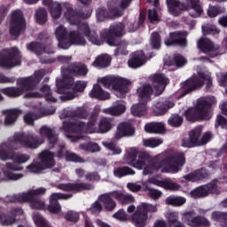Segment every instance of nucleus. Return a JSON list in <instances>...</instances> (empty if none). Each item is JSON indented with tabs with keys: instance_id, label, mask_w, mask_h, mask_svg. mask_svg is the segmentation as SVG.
Segmentation results:
<instances>
[{
	"instance_id": "1",
	"label": "nucleus",
	"mask_w": 227,
	"mask_h": 227,
	"mask_svg": "<svg viewBox=\"0 0 227 227\" xmlns=\"http://www.w3.org/2000/svg\"><path fill=\"white\" fill-rule=\"evenodd\" d=\"M123 159L125 164L137 169H144L143 175L145 176L152 175V173H155L159 169H160L161 173H178L185 164L184 153L170 154L166 158H164V154H160L156 156V160H160V162L148 164L150 154L145 152H139L136 147L127 149Z\"/></svg>"
},
{
	"instance_id": "2",
	"label": "nucleus",
	"mask_w": 227,
	"mask_h": 227,
	"mask_svg": "<svg viewBox=\"0 0 227 227\" xmlns=\"http://www.w3.org/2000/svg\"><path fill=\"white\" fill-rule=\"evenodd\" d=\"M38 134L39 137L35 136L33 132L16 133L11 140L9 147L19 148L22 145L24 148L36 150V148L45 143V138L48 139L50 145H56L58 141V136H56L54 130L47 126H42L38 130Z\"/></svg>"
},
{
	"instance_id": "3",
	"label": "nucleus",
	"mask_w": 227,
	"mask_h": 227,
	"mask_svg": "<svg viewBox=\"0 0 227 227\" xmlns=\"http://www.w3.org/2000/svg\"><path fill=\"white\" fill-rule=\"evenodd\" d=\"M97 123V114L90 116L88 124L81 120H72L69 122H64V129L67 132L74 134L76 137H82V134H106L113 129L111 119L103 118L99 121L98 128L95 127Z\"/></svg>"
},
{
	"instance_id": "4",
	"label": "nucleus",
	"mask_w": 227,
	"mask_h": 227,
	"mask_svg": "<svg viewBox=\"0 0 227 227\" xmlns=\"http://www.w3.org/2000/svg\"><path fill=\"white\" fill-rule=\"evenodd\" d=\"M81 29L83 31L84 36L94 45H102L104 42H106L110 46H116L118 45V41L114 38L125 35V25H123V23H117L110 26L109 28L101 30L100 37L97 33V28L90 27L88 24H83Z\"/></svg>"
},
{
	"instance_id": "5",
	"label": "nucleus",
	"mask_w": 227,
	"mask_h": 227,
	"mask_svg": "<svg viewBox=\"0 0 227 227\" xmlns=\"http://www.w3.org/2000/svg\"><path fill=\"white\" fill-rule=\"evenodd\" d=\"M13 137H15V135L0 145V160H13L14 162H8L5 164V167L4 168V169H5V173H12L11 171H22L24 167L20 166V164H26V162L31 159L29 154L20 153H15L12 152V150H19L20 146H24L23 145L20 144L18 148L10 147Z\"/></svg>"
},
{
	"instance_id": "6",
	"label": "nucleus",
	"mask_w": 227,
	"mask_h": 227,
	"mask_svg": "<svg viewBox=\"0 0 227 227\" xmlns=\"http://www.w3.org/2000/svg\"><path fill=\"white\" fill-rule=\"evenodd\" d=\"M44 4H50V13L51 19L56 20L61 17V12L65 10L64 17L68 20L69 24L77 26L82 19H90L91 17V9H89L86 12L76 13L69 3L59 4L58 2L51 3V0H43Z\"/></svg>"
},
{
	"instance_id": "7",
	"label": "nucleus",
	"mask_w": 227,
	"mask_h": 227,
	"mask_svg": "<svg viewBox=\"0 0 227 227\" xmlns=\"http://www.w3.org/2000/svg\"><path fill=\"white\" fill-rule=\"evenodd\" d=\"M43 75H45V70L42 69L35 72L32 76L20 78L17 80L18 87H7L1 89V93L10 97L11 98H17L24 95L25 91H29L36 88V84L42 81Z\"/></svg>"
},
{
	"instance_id": "8",
	"label": "nucleus",
	"mask_w": 227,
	"mask_h": 227,
	"mask_svg": "<svg viewBox=\"0 0 227 227\" xmlns=\"http://www.w3.org/2000/svg\"><path fill=\"white\" fill-rule=\"evenodd\" d=\"M217 104V99L214 96L200 98L197 100L195 107L189 108L184 113V116L188 121H201L203 120H210L212 113L210 106Z\"/></svg>"
},
{
	"instance_id": "9",
	"label": "nucleus",
	"mask_w": 227,
	"mask_h": 227,
	"mask_svg": "<svg viewBox=\"0 0 227 227\" xmlns=\"http://www.w3.org/2000/svg\"><path fill=\"white\" fill-rule=\"evenodd\" d=\"M88 82L84 81H77L74 82L71 76H64L63 79H57V93L62 95L61 100H74L77 97V93H82L86 90Z\"/></svg>"
},
{
	"instance_id": "10",
	"label": "nucleus",
	"mask_w": 227,
	"mask_h": 227,
	"mask_svg": "<svg viewBox=\"0 0 227 227\" xmlns=\"http://www.w3.org/2000/svg\"><path fill=\"white\" fill-rule=\"evenodd\" d=\"M151 79L153 81L152 85L150 83H145L137 89V94L138 96L139 102L147 103L153 93L156 96L161 95L166 85L169 84V80L162 74H155L151 77ZM152 86L153 88H152Z\"/></svg>"
},
{
	"instance_id": "11",
	"label": "nucleus",
	"mask_w": 227,
	"mask_h": 227,
	"mask_svg": "<svg viewBox=\"0 0 227 227\" xmlns=\"http://www.w3.org/2000/svg\"><path fill=\"white\" fill-rule=\"evenodd\" d=\"M78 31L68 32L63 26H59L55 30V36L59 41V49H68L70 45H86V39L81 36V35H84V31L81 28L83 24L88 23H81V20L77 23ZM68 35V36H67Z\"/></svg>"
},
{
	"instance_id": "12",
	"label": "nucleus",
	"mask_w": 227,
	"mask_h": 227,
	"mask_svg": "<svg viewBox=\"0 0 227 227\" xmlns=\"http://www.w3.org/2000/svg\"><path fill=\"white\" fill-rule=\"evenodd\" d=\"M197 74L200 78L198 76H192L190 79L186 80L181 84L183 92L178 98L185 97V95H188V93H191V91H194V90L203 88L205 82L207 90H210L211 86H213L212 74L205 69L198 70Z\"/></svg>"
},
{
	"instance_id": "13",
	"label": "nucleus",
	"mask_w": 227,
	"mask_h": 227,
	"mask_svg": "<svg viewBox=\"0 0 227 227\" xmlns=\"http://www.w3.org/2000/svg\"><path fill=\"white\" fill-rule=\"evenodd\" d=\"M127 211L129 214H132L131 221L134 223L137 227H145L146 226V221H148V213L155 214L157 212V205L141 203L136 208V206L131 205L128 207Z\"/></svg>"
},
{
	"instance_id": "14",
	"label": "nucleus",
	"mask_w": 227,
	"mask_h": 227,
	"mask_svg": "<svg viewBox=\"0 0 227 227\" xmlns=\"http://www.w3.org/2000/svg\"><path fill=\"white\" fill-rule=\"evenodd\" d=\"M105 88L108 90H114L116 97L123 98L126 93H129V86L132 84V82L129 79L121 78L119 76H105L98 80Z\"/></svg>"
},
{
	"instance_id": "15",
	"label": "nucleus",
	"mask_w": 227,
	"mask_h": 227,
	"mask_svg": "<svg viewBox=\"0 0 227 227\" xmlns=\"http://www.w3.org/2000/svg\"><path fill=\"white\" fill-rule=\"evenodd\" d=\"M39 160L27 166V171L28 173H42L43 169L53 168L56 164V161H54V153L49 150H44L39 153Z\"/></svg>"
},
{
	"instance_id": "16",
	"label": "nucleus",
	"mask_w": 227,
	"mask_h": 227,
	"mask_svg": "<svg viewBox=\"0 0 227 227\" xmlns=\"http://www.w3.org/2000/svg\"><path fill=\"white\" fill-rule=\"evenodd\" d=\"M20 65V51L17 48L5 49L0 52V67L13 68Z\"/></svg>"
},
{
	"instance_id": "17",
	"label": "nucleus",
	"mask_w": 227,
	"mask_h": 227,
	"mask_svg": "<svg viewBox=\"0 0 227 227\" xmlns=\"http://www.w3.org/2000/svg\"><path fill=\"white\" fill-rule=\"evenodd\" d=\"M200 3V0H185L184 3H179L178 0H167L169 13L175 17L182 12H187L192 6Z\"/></svg>"
},
{
	"instance_id": "18",
	"label": "nucleus",
	"mask_w": 227,
	"mask_h": 227,
	"mask_svg": "<svg viewBox=\"0 0 227 227\" xmlns=\"http://www.w3.org/2000/svg\"><path fill=\"white\" fill-rule=\"evenodd\" d=\"M26 29V20H24V16L22 12L15 11L12 13L10 33L13 36H19Z\"/></svg>"
},
{
	"instance_id": "19",
	"label": "nucleus",
	"mask_w": 227,
	"mask_h": 227,
	"mask_svg": "<svg viewBox=\"0 0 227 227\" xmlns=\"http://www.w3.org/2000/svg\"><path fill=\"white\" fill-rule=\"evenodd\" d=\"M220 184L221 182H213L208 184L200 186L192 191L190 196L195 200H198V198L207 197L210 194V192H212V194H219L221 192V190H219Z\"/></svg>"
},
{
	"instance_id": "20",
	"label": "nucleus",
	"mask_w": 227,
	"mask_h": 227,
	"mask_svg": "<svg viewBox=\"0 0 227 227\" xmlns=\"http://www.w3.org/2000/svg\"><path fill=\"white\" fill-rule=\"evenodd\" d=\"M129 4V0H109L107 3L109 12L114 17H121Z\"/></svg>"
},
{
	"instance_id": "21",
	"label": "nucleus",
	"mask_w": 227,
	"mask_h": 227,
	"mask_svg": "<svg viewBox=\"0 0 227 227\" xmlns=\"http://www.w3.org/2000/svg\"><path fill=\"white\" fill-rule=\"evenodd\" d=\"M197 46L201 52H204V54H208L211 56V58H215V56H217L219 47L214 44V43H212V41H210L208 38H200L197 42Z\"/></svg>"
},
{
	"instance_id": "22",
	"label": "nucleus",
	"mask_w": 227,
	"mask_h": 227,
	"mask_svg": "<svg viewBox=\"0 0 227 227\" xmlns=\"http://www.w3.org/2000/svg\"><path fill=\"white\" fill-rule=\"evenodd\" d=\"M187 36V33L185 32H174L170 33L169 37L166 38L164 43L167 47H170L171 45H180L181 47H185L187 45V41L185 37Z\"/></svg>"
},
{
	"instance_id": "23",
	"label": "nucleus",
	"mask_w": 227,
	"mask_h": 227,
	"mask_svg": "<svg viewBox=\"0 0 227 227\" xmlns=\"http://www.w3.org/2000/svg\"><path fill=\"white\" fill-rule=\"evenodd\" d=\"M72 195L63 193H53L50 198V205L48 207L49 212L51 214H59L61 212V206L58 202V200H70Z\"/></svg>"
},
{
	"instance_id": "24",
	"label": "nucleus",
	"mask_w": 227,
	"mask_h": 227,
	"mask_svg": "<svg viewBox=\"0 0 227 227\" xmlns=\"http://www.w3.org/2000/svg\"><path fill=\"white\" fill-rule=\"evenodd\" d=\"M45 192V188L41 187L34 190H29L27 192L20 193L14 196V201L18 203H26L27 200L31 198H36V196H42Z\"/></svg>"
},
{
	"instance_id": "25",
	"label": "nucleus",
	"mask_w": 227,
	"mask_h": 227,
	"mask_svg": "<svg viewBox=\"0 0 227 227\" xmlns=\"http://www.w3.org/2000/svg\"><path fill=\"white\" fill-rule=\"evenodd\" d=\"M68 74L84 77L88 74V67H86V65L84 64H74L69 67V69H62L63 79H65V77H68Z\"/></svg>"
},
{
	"instance_id": "26",
	"label": "nucleus",
	"mask_w": 227,
	"mask_h": 227,
	"mask_svg": "<svg viewBox=\"0 0 227 227\" xmlns=\"http://www.w3.org/2000/svg\"><path fill=\"white\" fill-rule=\"evenodd\" d=\"M201 128H197L190 132V141H183L184 148H192V146H201Z\"/></svg>"
},
{
	"instance_id": "27",
	"label": "nucleus",
	"mask_w": 227,
	"mask_h": 227,
	"mask_svg": "<svg viewBox=\"0 0 227 227\" xmlns=\"http://www.w3.org/2000/svg\"><path fill=\"white\" fill-rule=\"evenodd\" d=\"M23 215L24 211L22 208H14L12 210V215L5 216L4 215H0V224L2 226H12V224L17 223V217Z\"/></svg>"
},
{
	"instance_id": "28",
	"label": "nucleus",
	"mask_w": 227,
	"mask_h": 227,
	"mask_svg": "<svg viewBox=\"0 0 227 227\" xmlns=\"http://www.w3.org/2000/svg\"><path fill=\"white\" fill-rule=\"evenodd\" d=\"M144 63H146V56L143 51H137L131 54L130 59L128 61L129 68H140Z\"/></svg>"
},
{
	"instance_id": "29",
	"label": "nucleus",
	"mask_w": 227,
	"mask_h": 227,
	"mask_svg": "<svg viewBox=\"0 0 227 227\" xmlns=\"http://www.w3.org/2000/svg\"><path fill=\"white\" fill-rule=\"evenodd\" d=\"M135 129L129 122H121L118 125L114 135L115 139H121V137L134 136Z\"/></svg>"
},
{
	"instance_id": "30",
	"label": "nucleus",
	"mask_w": 227,
	"mask_h": 227,
	"mask_svg": "<svg viewBox=\"0 0 227 227\" xmlns=\"http://www.w3.org/2000/svg\"><path fill=\"white\" fill-rule=\"evenodd\" d=\"M126 109L127 106L125 101L120 100L114 102L110 108L105 110V113H106V114H111L112 116H120L125 113Z\"/></svg>"
},
{
	"instance_id": "31",
	"label": "nucleus",
	"mask_w": 227,
	"mask_h": 227,
	"mask_svg": "<svg viewBox=\"0 0 227 227\" xmlns=\"http://www.w3.org/2000/svg\"><path fill=\"white\" fill-rule=\"evenodd\" d=\"M89 96L90 98H98V100H109L111 95L109 92L102 90V87L98 84H95L92 90L90 91Z\"/></svg>"
},
{
	"instance_id": "32",
	"label": "nucleus",
	"mask_w": 227,
	"mask_h": 227,
	"mask_svg": "<svg viewBox=\"0 0 227 227\" xmlns=\"http://www.w3.org/2000/svg\"><path fill=\"white\" fill-rule=\"evenodd\" d=\"M57 156L59 157V159H62V157H65L66 160L69 162H85L84 159L79 157L77 154L74 153L67 151V149H65L64 146H62L59 150Z\"/></svg>"
},
{
	"instance_id": "33",
	"label": "nucleus",
	"mask_w": 227,
	"mask_h": 227,
	"mask_svg": "<svg viewBox=\"0 0 227 227\" xmlns=\"http://www.w3.org/2000/svg\"><path fill=\"white\" fill-rule=\"evenodd\" d=\"M182 221L190 227H200V215L194 216V211H186L182 214Z\"/></svg>"
},
{
	"instance_id": "34",
	"label": "nucleus",
	"mask_w": 227,
	"mask_h": 227,
	"mask_svg": "<svg viewBox=\"0 0 227 227\" xmlns=\"http://www.w3.org/2000/svg\"><path fill=\"white\" fill-rule=\"evenodd\" d=\"M59 189L61 191H90L93 189V186L84 184H61L59 185Z\"/></svg>"
},
{
	"instance_id": "35",
	"label": "nucleus",
	"mask_w": 227,
	"mask_h": 227,
	"mask_svg": "<svg viewBox=\"0 0 227 227\" xmlns=\"http://www.w3.org/2000/svg\"><path fill=\"white\" fill-rule=\"evenodd\" d=\"M111 198H114L113 196V192L105 193L98 197V201H100V203L104 205L105 208L109 211L116 208V202H114Z\"/></svg>"
},
{
	"instance_id": "36",
	"label": "nucleus",
	"mask_w": 227,
	"mask_h": 227,
	"mask_svg": "<svg viewBox=\"0 0 227 227\" xmlns=\"http://www.w3.org/2000/svg\"><path fill=\"white\" fill-rule=\"evenodd\" d=\"M145 130L149 134H164L166 132V125L162 122H150L145 125Z\"/></svg>"
},
{
	"instance_id": "37",
	"label": "nucleus",
	"mask_w": 227,
	"mask_h": 227,
	"mask_svg": "<svg viewBox=\"0 0 227 227\" xmlns=\"http://www.w3.org/2000/svg\"><path fill=\"white\" fill-rule=\"evenodd\" d=\"M207 176H208V173H207L206 169L201 168L184 176V178L186 182H200V180H205Z\"/></svg>"
},
{
	"instance_id": "38",
	"label": "nucleus",
	"mask_w": 227,
	"mask_h": 227,
	"mask_svg": "<svg viewBox=\"0 0 227 227\" xmlns=\"http://www.w3.org/2000/svg\"><path fill=\"white\" fill-rule=\"evenodd\" d=\"M111 65V57L108 54H101L96 58L92 66L95 68H107Z\"/></svg>"
},
{
	"instance_id": "39",
	"label": "nucleus",
	"mask_w": 227,
	"mask_h": 227,
	"mask_svg": "<svg viewBox=\"0 0 227 227\" xmlns=\"http://www.w3.org/2000/svg\"><path fill=\"white\" fill-rule=\"evenodd\" d=\"M148 113V106H146V102L139 101L138 104H134L131 106V114L133 116H145Z\"/></svg>"
},
{
	"instance_id": "40",
	"label": "nucleus",
	"mask_w": 227,
	"mask_h": 227,
	"mask_svg": "<svg viewBox=\"0 0 227 227\" xmlns=\"http://www.w3.org/2000/svg\"><path fill=\"white\" fill-rule=\"evenodd\" d=\"M112 195L122 205H129V203H134L136 201L132 195L123 194L121 192H112Z\"/></svg>"
},
{
	"instance_id": "41",
	"label": "nucleus",
	"mask_w": 227,
	"mask_h": 227,
	"mask_svg": "<svg viewBox=\"0 0 227 227\" xmlns=\"http://www.w3.org/2000/svg\"><path fill=\"white\" fill-rule=\"evenodd\" d=\"M211 221L219 223L221 227L227 226V212L214 211L211 214Z\"/></svg>"
},
{
	"instance_id": "42",
	"label": "nucleus",
	"mask_w": 227,
	"mask_h": 227,
	"mask_svg": "<svg viewBox=\"0 0 227 227\" xmlns=\"http://www.w3.org/2000/svg\"><path fill=\"white\" fill-rule=\"evenodd\" d=\"M24 175L13 172H6V169L3 168V173L0 172V182H6L8 180H20Z\"/></svg>"
},
{
	"instance_id": "43",
	"label": "nucleus",
	"mask_w": 227,
	"mask_h": 227,
	"mask_svg": "<svg viewBox=\"0 0 227 227\" xmlns=\"http://www.w3.org/2000/svg\"><path fill=\"white\" fill-rule=\"evenodd\" d=\"M187 200L180 196H169L166 199V205H171L172 207H182L185 205Z\"/></svg>"
},
{
	"instance_id": "44",
	"label": "nucleus",
	"mask_w": 227,
	"mask_h": 227,
	"mask_svg": "<svg viewBox=\"0 0 227 227\" xmlns=\"http://www.w3.org/2000/svg\"><path fill=\"white\" fill-rule=\"evenodd\" d=\"M114 55L115 56H127L129 54V42L127 41H121L120 43L117 42L115 45Z\"/></svg>"
},
{
	"instance_id": "45",
	"label": "nucleus",
	"mask_w": 227,
	"mask_h": 227,
	"mask_svg": "<svg viewBox=\"0 0 227 227\" xmlns=\"http://www.w3.org/2000/svg\"><path fill=\"white\" fill-rule=\"evenodd\" d=\"M19 114H20V111L17 109H12L6 111L5 117V125H12L17 121V118H19Z\"/></svg>"
},
{
	"instance_id": "46",
	"label": "nucleus",
	"mask_w": 227,
	"mask_h": 227,
	"mask_svg": "<svg viewBox=\"0 0 227 227\" xmlns=\"http://www.w3.org/2000/svg\"><path fill=\"white\" fill-rule=\"evenodd\" d=\"M27 201H28L30 208H32V210H43V208H45V201H43L40 198H31L28 199Z\"/></svg>"
},
{
	"instance_id": "47",
	"label": "nucleus",
	"mask_w": 227,
	"mask_h": 227,
	"mask_svg": "<svg viewBox=\"0 0 227 227\" xmlns=\"http://www.w3.org/2000/svg\"><path fill=\"white\" fill-rule=\"evenodd\" d=\"M114 176L117 178H121L122 176H127L129 175H136V171L129 167L117 168L114 170Z\"/></svg>"
},
{
	"instance_id": "48",
	"label": "nucleus",
	"mask_w": 227,
	"mask_h": 227,
	"mask_svg": "<svg viewBox=\"0 0 227 227\" xmlns=\"http://www.w3.org/2000/svg\"><path fill=\"white\" fill-rule=\"evenodd\" d=\"M224 12L225 10L223 7L209 4L207 13L210 19H215L217 15H221V13H224Z\"/></svg>"
},
{
	"instance_id": "49",
	"label": "nucleus",
	"mask_w": 227,
	"mask_h": 227,
	"mask_svg": "<svg viewBox=\"0 0 227 227\" xmlns=\"http://www.w3.org/2000/svg\"><path fill=\"white\" fill-rule=\"evenodd\" d=\"M27 49L31 52H35L37 56H40V54H43V52H45V48L43 45L38 43H31L27 44Z\"/></svg>"
},
{
	"instance_id": "50",
	"label": "nucleus",
	"mask_w": 227,
	"mask_h": 227,
	"mask_svg": "<svg viewBox=\"0 0 227 227\" xmlns=\"http://www.w3.org/2000/svg\"><path fill=\"white\" fill-rule=\"evenodd\" d=\"M96 17H97L98 20H99V22H102V21L106 20V19H111L114 16L112 15L109 11L107 12V10H106V8H98L96 12Z\"/></svg>"
},
{
	"instance_id": "51",
	"label": "nucleus",
	"mask_w": 227,
	"mask_h": 227,
	"mask_svg": "<svg viewBox=\"0 0 227 227\" xmlns=\"http://www.w3.org/2000/svg\"><path fill=\"white\" fill-rule=\"evenodd\" d=\"M189 12V15L193 18L201 17V14L203 13V7H201V4H200V2L198 4H195L192 7L187 10Z\"/></svg>"
},
{
	"instance_id": "52",
	"label": "nucleus",
	"mask_w": 227,
	"mask_h": 227,
	"mask_svg": "<svg viewBox=\"0 0 227 227\" xmlns=\"http://www.w3.org/2000/svg\"><path fill=\"white\" fill-rule=\"evenodd\" d=\"M162 143L163 141L160 138H149L143 140L144 146H146L147 148H157V146H160Z\"/></svg>"
},
{
	"instance_id": "53",
	"label": "nucleus",
	"mask_w": 227,
	"mask_h": 227,
	"mask_svg": "<svg viewBox=\"0 0 227 227\" xmlns=\"http://www.w3.org/2000/svg\"><path fill=\"white\" fill-rule=\"evenodd\" d=\"M80 148L84 150L85 152H91L94 153L95 152H100V146H98L96 143L90 142L87 144L80 145Z\"/></svg>"
},
{
	"instance_id": "54",
	"label": "nucleus",
	"mask_w": 227,
	"mask_h": 227,
	"mask_svg": "<svg viewBox=\"0 0 227 227\" xmlns=\"http://www.w3.org/2000/svg\"><path fill=\"white\" fill-rule=\"evenodd\" d=\"M32 219L35 224H36L38 227H46L49 225L45 218H43V216H42L40 213H34L32 215Z\"/></svg>"
},
{
	"instance_id": "55",
	"label": "nucleus",
	"mask_w": 227,
	"mask_h": 227,
	"mask_svg": "<svg viewBox=\"0 0 227 227\" xmlns=\"http://www.w3.org/2000/svg\"><path fill=\"white\" fill-rule=\"evenodd\" d=\"M153 111L155 116H162L166 114V108L164 107V103L160 101L156 102L153 106Z\"/></svg>"
},
{
	"instance_id": "56",
	"label": "nucleus",
	"mask_w": 227,
	"mask_h": 227,
	"mask_svg": "<svg viewBox=\"0 0 227 227\" xmlns=\"http://www.w3.org/2000/svg\"><path fill=\"white\" fill-rule=\"evenodd\" d=\"M161 187H163V189H167V191H178V189H180V185L173 182L171 179L163 180Z\"/></svg>"
},
{
	"instance_id": "57",
	"label": "nucleus",
	"mask_w": 227,
	"mask_h": 227,
	"mask_svg": "<svg viewBox=\"0 0 227 227\" xmlns=\"http://www.w3.org/2000/svg\"><path fill=\"white\" fill-rule=\"evenodd\" d=\"M150 45L152 49H160V35H159V33L153 32L151 35Z\"/></svg>"
},
{
	"instance_id": "58",
	"label": "nucleus",
	"mask_w": 227,
	"mask_h": 227,
	"mask_svg": "<svg viewBox=\"0 0 227 227\" xmlns=\"http://www.w3.org/2000/svg\"><path fill=\"white\" fill-rule=\"evenodd\" d=\"M168 122L170 127H180L184 123V118L178 114H173Z\"/></svg>"
},
{
	"instance_id": "59",
	"label": "nucleus",
	"mask_w": 227,
	"mask_h": 227,
	"mask_svg": "<svg viewBox=\"0 0 227 227\" xmlns=\"http://www.w3.org/2000/svg\"><path fill=\"white\" fill-rule=\"evenodd\" d=\"M35 19L38 24H45L47 22V11L45 9H39L35 13Z\"/></svg>"
},
{
	"instance_id": "60",
	"label": "nucleus",
	"mask_w": 227,
	"mask_h": 227,
	"mask_svg": "<svg viewBox=\"0 0 227 227\" xmlns=\"http://www.w3.org/2000/svg\"><path fill=\"white\" fill-rule=\"evenodd\" d=\"M165 217L170 224L178 223V211H168L165 213Z\"/></svg>"
},
{
	"instance_id": "61",
	"label": "nucleus",
	"mask_w": 227,
	"mask_h": 227,
	"mask_svg": "<svg viewBox=\"0 0 227 227\" xmlns=\"http://www.w3.org/2000/svg\"><path fill=\"white\" fill-rule=\"evenodd\" d=\"M41 91L43 93L45 100L48 102H56V98L52 97V94L51 93V87L43 85Z\"/></svg>"
},
{
	"instance_id": "62",
	"label": "nucleus",
	"mask_w": 227,
	"mask_h": 227,
	"mask_svg": "<svg viewBox=\"0 0 227 227\" xmlns=\"http://www.w3.org/2000/svg\"><path fill=\"white\" fill-rule=\"evenodd\" d=\"M39 118H42V115H36L34 113H27L23 120L27 125H33L35 123V120H38Z\"/></svg>"
},
{
	"instance_id": "63",
	"label": "nucleus",
	"mask_w": 227,
	"mask_h": 227,
	"mask_svg": "<svg viewBox=\"0 0 227 227\" xmlns=\"http://www.w3.org/2000/svg\"><path fill=\"white\" fill-rule=\"evenodd\" d=\"M103 145L107 150L112 152L113 155H120V153H121V148L118 147V145L114 143L103 142Z\"/></svg>"
},
{
	"instance_id": "64",
	"label": "nucleus",
	"mask_w": 227,
	"mask_h": 227,
	"mask_svg": "<svg viewBox=\"0 0 227 227\" xmlns=\"http://www.w3.org/2000/svg\"><path fill=\"white\" fill-rule=\"evenodd\" d=\"M66 221H70L71 223H77L79 221V213L75 211H68L64 215Z\"/></svg>"
}]
</instances>
